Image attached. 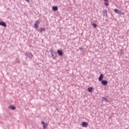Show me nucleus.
Listing matches in <instances>:
<instances>
[{
    "mask_svg": "<svg viewBox=\"0 0 129 129\" xmlns=\"http://www.w3.org/2000/svg\"><path fill=\"white\" fill-rule=\"evenodd\" d=\"M39 25H40V22L37 20L35 22V24H34L35 29H38V28H39Z\"/></svg>",
    "mask_w": 129,
    "mask_h": 129,
    "instance_id": "1",
    "label": "nucleus"
},
{
    "mask_svg": "<svg viewBox=\"0 0 129 129\" xmlns=\"http://www.w3.org/2000/svg\"><path fill=\"white\" fill-rule=\"evenodd\" d=\"M41 123L43 124V128L46 129L47 128V126H48V123L44 122V121H41Z\"/></svg>",
    "mask_w": 129,
    "mask_h": 129,
    "instance_id": "2",
    "label": "nucleus"
},
{
    "mask_svg": "<svg viewBox=\"0 0 129 129\" xmlns=\"http://www.w3.org/2000/svg\"><path fill=\"white\" fill-rule=\"evenodd\" d=\"M25 55L26 57H28L29 58H33V54L31 52H26L25 53Z\"/></svg>",
    "mask_w": 129,
    "mask_h": 129,
    "instance_id": "3",
    "label": "nucleus"
},
{
    "mask_svg": "<svg viewBox=\"0 0 129 129\" xmlns=\"http://www.w3.org/2000/svg\"><path fill=\"white\" fill-rule=\"evenodd\" d=\"M82 126H83V127H87V126H88V123L85 121L82 122Z\"/></svg>",
    "mask_w": 129,
    "mask_h": 129,
    "instance_id": "4",
    "label": "nucleus"
},
{
    "mask_svg": "<svg viewBox=\"0 0 129 129\" xmlns=\"http://www.w3.org/2000/svg\"><path fill=\"white\" fill-rule=\"evenodd\" d=\"M0 26H2V27H4V28H6L7 27V24L6 23V22L4 21H1Z\"/></svg>",
    "mask_w": 129,
    "mask_h": 129,
    "instance_id": "5",
    "label": "nucleus"
},
{
    "mask_svg": "<svg viewBox=\"0 0 129 129\" xmlns=\"http://www.w3.org/2000/svg\"><path fill=\"white\" fill-rule=\"evenodd\" d=\"M102 14H103L105 17H107V10H106V9L103 10L102 11Z\"/></svg>",
    "mask_w": 129,
    "mask_h": 129,
    "instance_id": "6",
    "label": "nucleus"
},
{
    "mask_svg": "<svg viewBox=\"0 0 129 129\" xmlns=\"http://www.w3.org/2000/svg\"><path fill=\"white\" fill-rule=\"evenodd\" d=\"M114 12L116 14H118V15H120V14H121V12L119 11V10H118V9H114Z\"/></svg>",
    "mask_w": 129,
    "mask_h": 129,
    "instance_id": "7",
    "label": "nucleus"
},
{
    "mask_svg": "<svg viewBox=\"0 0 129 129\" xmlns=\"http://www.w3.org/2000/svg\"><path fill=\"white\" fill-rule=\"evenodd\" d=\"M57 10H58V6H53V7H52V11L53 12H57Z\"/></svg>",
    "mask_w": 129,
    "mask_h": 129,
    "instance_id": "8",
    "label": "nucleus"
},
{
    "mask_svg": "<svg viewBox=\"0 0 129 129\" xmlns=\"http://www.w3.org/2000/svg\"><path fill=\"white\" fill-rule=\"evenodd\" d=\"M103 79V75L102 74H100V76L99 77L98 80L99 81H102Z\"/></svg>",
    "mask_w": 129,
    "mask_h": 129,
    "instance_id": "9",
    "label": "nucleus"
},
{
    "mask_svg": "<svg viewBox=\"0 0 129 129\" xmlns=\"http://www.w3.org/2000/svg\"><path fill=\"white\" fill-rule=\"evenodd\" d=\"M101 83L103 85H107V81L103 80L101 81Z\"/></svg>",
    "mask_w": 129,
    "mask_h": 129,
    "instance_id": "10",
    "label": "nucleus"
},
{
    "mask_svg": "<svg viewBox=\"0 0 129 129\" xmlns=\"http://www.w3.org/2000/svg\"><path fill=\"white\" fill-rule=\"evenodd\" d=\"M102 101H104V102H108L107 99L105 97H103L102 98Z\"/></svg>",
    "mask_w": 129,
    "mask_h": 129,
    "instance_id": "11",
    "label": "nucleus"
},
{
    "mask_svg": "<svg viewBox=\"0 0 129 129\" xmlns=\"http://www.w3.org/2000/svg\"><path fill=\"white\" fill-rule=\"evenodd\" d=\"M57 53L59 55V56H62L63 55V52H62V51L57 50Z\"/></svg>",
    "mask_w": 129,
    "mask_h": 129,
    "instance_id": "12",
    "label": "nucleus"
},
{
    "mask_svg": "<svg viewBox=\"0 0 129 129\" xmlns=\"http://www.w3.org/2000/svg\"><path fill=\"white\" fill-rule=\"evenodd\" d=\"M93 89V88L90 87L89 88H88V92H92V90Z\"/></svg>",
    "mask_w": 129,
    "mask_h": 129,
    "instance_id": "13",
    "label": "nucleus"
},
{
    "mask_svg": "<svg viewBox=\"0 0 129 129\" xmlns=\"http://www.w3.org/2000/svg\"><path fill=\"white\" fill-rule=\"evenodd\" d=\"M92 25L93 26V28H94L95 29L96 28V27H97V25L95 23H92Z\"/></svg>",
    "mask_w": 129,
    "mask_h": 129,
    "instance_id": "14",
    "label": "nucleus"
},
{
    "mask_svg": "<svg viewBox=\"0 0 129 129\" xmlns=\"http://www.w3.org/2000/svg\"><path fill=\"white\" fill-rule=\"evenodd\" d=\"M10 108L13 110H15V109H16V107L15 106H11Z\"/></svg>",
    "mask_w": 129,
    "mask_h": 129,
    "instance_id": "15",
    "label": "nucleus"
},
{
    "mask_svg": "<svg viewBox=\"0 0 129 129\" xmlns=\"http://www.w3.org/2000/svg\"><path fill=\"white\" fill-rule=\"evenodd\" d=\"M104 5L106 6V7H108V6H109V4H108V3L107 2H105L104 3Z\"/></svg>",
    "mask_w": 129,
    "mask_h": 129,
    "instance_id": "16",
    "label": "nucleus"
},
{
    "mask_svg": "<svg viewBox=\"0 0 129 129\" xmlns=\"http://www.w3.org/2000/svg\"><path fill=\"white\" fill-rule=\"evenodd\" d=\"M40 32L42 33V32H45V28H40Z\"/></svg>",
    "mask_w": 129,
    "mask_h": 129,
    "instance_id": "17",
    "label": "nucleus"
},
{
    "mask_svg": "<svg viewBox=\"0 0 129 129\" xmlns=\"http://www.w3.org/2000/svg\"><path fill=\"white\" fill-rule=\"evenodd\" d=\"M51 56H53V58H55V57H56V56H55V55L53 53L51 54Z\"/></svg>",
    "mask_w": 129,
    "mask_h": 129,
    "instance_id": "18",
    "label": "nucleus"
},
{
    "mask_svg": "<svg viewBox=\"0 0 129 129\" xmlns=\"http://www.w3.org/2000/svg\"><path fill=\"white\" fill-rule=\"evenodd\" d=\"M79 49L80 50V51H82V50H83V48L82 47H80Z\"/></svg>",
    "mask_w": 129,
    "mask_h": 129,
    "instance_id": "19",
    "label": "nucleus"
},
{
    "mask_svg": "<svg viewBox=\"0 0 129 129\" xmlns=\"http://www.w3.org/2000/svg\"><path fill=\"white\" fill-rule=\"evenodd\" d=\"M120 15H124V13H123V12H121V14Z\"/></svg>",
    "mask_w": 129,
    "mask_h": 129,
    "instance_id": "20",
    "label": "nucleus"
},
{
    "mask_svg": "<svg viewBox=\"0 0 129 129\" xmlns=\"http://www.w3.org/2000/svg\"><path fill=\"white\" fill-rule=\"evenodd\" d=\"M26 2H27V3H29V2H30V0H25Z\"/></svg>",
    "mask_w": 129,
    "mask_h": 129,
    "instance_id": "21",
    "label": "nucleus"
},
{
    "mask_svg": "<svg viewBox=\"0 0 129 129\" xmlns=\"http://www.w3.org/2000/svg\"><path fill=\"white\" fill-rule=\"evenodd\" d=\"M104 2H108V0H104Z\"/></svg>",
    "mask_w": 129,
    "mask_h": 129,
    "instance_id": "22",
    "label": "nucleus"
}]
</instances>
